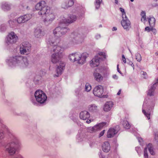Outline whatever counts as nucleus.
<instances>
[{"label":"nucleus","mask_w":158,"mask_h":158,"mask_svg":"<svg viewBox=\"0 0 158 158\" xmlns=\"http://www.w3.org/2000/svg\"><path fill=\"white\" fill-rule=\"evenodd\" d=\"M1 119L0 123L2 124V127L5 131H6L10 137L9 141L5 145V151L6 153L10 156H14L17 150L20 147L21 144L19 139L12 133L8 127L5 124Z\"/></svg>","instance_id":"nucleus-1"},{"label":"nucleus","mask_w":158,"mask_h":158,"mask_svg":"<svg viewBox=\"0 0 158 158\" xmlns=\"http://www.w3.org/2000/svg\"><path fill=\"white\" fill-rule=\"evenodd\" d=\"M44 1H41L37 3L35 6L37 10H40L38 14L43 18V21L46 25L51 24L55 18V15L50 8L46 6Z\"/></svg>","instance_id":"nucleus-2"},{"label":"nucleus","mask_w":158,"mask_h":158,"mask_svg":"<svg viewBox=\"0 0 158 158\" xmlns=\"http://www.w3.org/2000/svg\"><path fill=\"white\" fill-rule=\"evenodd\" d=\"M9 66H10L21 65L23 67H26L29 64V61L26 57H23L20 55L13 56L6 60Z\"/></svg>","instance_id":"nucleus-3"},{"label":"nucleus","mask_w":158,"mask_h":158,"mask_svg":"<svg viewBox=\"0 0 158 158\" xmlns=\"http://www.w3.org/2000/svg\"><path fill=\"white\" fill-rule=\"evenodd\" d=\"M62 55L57 54L53 53L51 55V62L54 64L60 62L59 65L58 66L56 69V73L54 76L58 77L60 75L64 69L65 64L63 62L61 61V59Z\"/></svg>","instance_id":"nucleus-4"},{"label":"nucleus","mask_w":158,"mask_h":158,"mask_svg":"<svg viewBox=\"0 0 158 158\" xmlns=\"http://www.w3.org/2000/svg\"><path fill=\"white\" fill-rule=\"evenodd\" d=\"M87 55L86 53H83L81 54L76 52L70 54L69 55V58L71 61H76L78 64H82L86 61Z\"/></svg>","instance_id":"nucleus-5"},{"label":"nucleus","mask_w":158,"mask_h":158,"mask_svg":"<svg viewBox=\"0 0 158 158\" xmlns=\"http://www.w3.org/2000/svg\"><path fill=\"white\" fill-rule=\"evenodd\" d=\"M60 23L59 26L56 27L53 31V33L55 36L60 37L62 35L65 34L69 30L67 27L65 26V24Z\"/></svg>","instance_id":"nucleus-6"},{"label":"nucleus","mask_w":158,"mask_h":158,"mask_svg":"<svg viewBox=\"0 0 158 158\" xmlns=\"http://www.w3.org/2000/svg\"><path fill=\"white\" fill-rule=\"evenodd\" d=\"M34 95L36 101L40 104L44 103L47 100V97L46 94L41 90H36Z\"/></svg>","instance_id":"nucleus-7"},{"label":"nucleus","mask_w":158,"mask_h":158,"mask_svg":"<svg viewBox=\"0 0 158 158\" xmlns=\"http://www.w3.org/2000/svg\"><path fill=\"white\" fill-rule=\"evenodd\" d=\"M18 40V37L16 34L11 31L9 33L7 37L6 43L8 45L15 44Z\"/></svg>","instance_id":"nucleus-8"},{"label":"nucleus","mask_w":158,"mask_h":158,"mask_svg":"<svg viewBox=\"0 0 158 158\" xmlns=\"http://www.w3.org/2000/svg\"><path fill=\"white\" fill-rule=\"evenodd\" d=\"M93 93L95 96L102 97L104 93L103 87L101 85L96 86L93 89Z\"/></svg>","instance_id":"nucleus-9"},{"label":"nucleus","mask_w":158,"mask_h":158,"mask_svg":"<svg viewBox=\"0 0 158 158\" xmlns=\"http://www.w3.org/2000/svg\"><path fill=\"white\" fill-rule=\"evenodd\" d=\"M120 130L118 125H117L114 128H111L109 129L107 132V136L108 138H111L114 136Z\"/></svg>","instance_id":"nucleus-10"},{"label":"nucleus","mask_w":158,"mask_h":158,"mask_svg":"<svg viewBox=\"0 0 158 158\" xmlns=\"http://www.w3.org/2000/svg\"><path fill=\"white\" fill-rule=\"evenodd\" d=\"M122 18L121 24L125 30L126 31H128L131 27V23L127 17Z\"/></svg>","instance_id":"nucleus-11"},{"label":"nucleus","mask_w":158,"mask_h":158,"mask_svg":"<svg viewBox=\"0 0 158 158\" xmlns=\"http://www.w3.org/2000/svg\"><path fill=\"white\" fill-rule=\"evenodd\" d=\"M31 18V15L30 14H26L19 17L17 21L19 23H23L27 21Z\"/></svg>","instance_id":"nucleus-12"},{"label":"nucleus","mask_w":158,"mask_h":158,"mask_svg":"<svg viewBox=\"0 0 158 158\" xmlns=\"http://www.w3.org/2000/svg\"><path fill=\"white\" fill-rule=\"evenodd\" d=\"M100 59L98 56H95L90 62V66L92 67L98 66L99 65V61Z\"/></svg>","instance_id":"nucleus-13"},{"label":"nucleus","mask_w":158,"mask_h":158,"mask_svg":"<svg viewBox=\"0 0 158 158\" xmlns=\"http://www.w3.org/2000/svg\"><path fill=\"white\" fill-rule=\"evenodd\" d=\"M52 51L55 54H57L62 55V53L64 51V48L58 45H55L53 46Z\"/></svg>","instance_id":"nucleus-14"},{"label":"nucleus","mask_w":158,"mask_h":158,"mask_svg":"<svg viewBox=\"0 0 158 158\" xmlns=\"http://www.w3.org/2000/svg\"><path fill=\"white\" fill-rule=\"evenodd\" d=\"M79 117L81 119L86 120L90 117V115L88 112L84 110L80 112Z\"/></svg>","instance_id":"nucleus-15"},{"label":"nucleus","mask_w":158,"mask_h":158,"mask_svg":"<svg viewBox=\"0 0 158 158\" xmlns=\"http://www.w3.org/2000/svg\"><path fill=\"white\" fill-rule=\"evenodd\" d=\"M106 124V123H102L98 124L92 127L91 129V131L93 132L100 130Z\"/></svg>","instance_id":"nucleus-16"},{"label":"nucleus","mask_w":158,"mask_h":158,"mask_svg":"<svg viewBox=\"0 0 158 158\" xmlns=\"http://www.w3.org/2000/svg\"><path fill=\"white\" fill-rule=\"evenodd\" d=\"M113 103L112 102H107L104 106V110L106 112L110 111L113 106Z\"/></svg>","instance_id":"nucleus-17"},{"label":"nucleus","mask_w":158,"mask_h":158,"mask_svg":"<svg viewBox=\"0 0 158 158\" xmlns=\"http://www.w3.org/2000/svg\"><path fill=\"white\" fill-rule=\"evenodd\" d=\"M73 4L74 1L73 0H66L64 2L62 3V7L63 8L66 9L72 6Z\"/></svg>","instance_id":"nucleus-18"},{"label":"nucleus","mask_w":158,"mask_h":158,"mask_svg":"<svg viewBox=\"0 0 158 158\" xmlns=\"http://www.w3.org/2000/svg\"><path fill=\"white\" fill-rule=\"evenodd\" d=\"M103 151L106 152H108L110 149V146L109 143L106 141L103 143L102 146Z\"/></svg>","instance_id":"nucleus-19"},{"label":"nucleus","mask_w":158,"mask_h":158,"mask_svg":"<svg viewBox=\"0 0 158 158\" xmlns=\"http://www.w3.org/2000/svg\"><path fill=\"white\" fill-rule=\"evenodd\" d=\"M156 83H154L150 87L148 91V95L150 96L154 95V91L156 89Z\"/></svg>","instance_id":"nucleus-20"},{"label":"nucleus","mask_w":158,"mask_h":158,"mask_svg":"<svg viewBox=\"0 0 158 158\" xmlns=\"http://www.w3.org/2000/svg\"><path fill=\"white\" fill-rule=\"evenodd\" d=\"M77 19V17L73 15H70L69 18L66 21H64L65 23H71L75 21Z\"/></svg>","instance_id":"nucleus-21"},{"label":"nucleus","mask_w":158,"mask_h":158,"mask_svg":"<svg viewBox=\"0 0 158 158\" xmlns=\"http://www.w3.org/2000/svg\"><path fill=\"white\" fill-rule=\"evenodd\" d=\"M21 46L28 51V52H30L31 51V46L30 44H29L28 42L25 41L23 42Z\"/></svg>","instance_id":"nucleus-22"},{"label":"nucleus","mask_w":158,"mask_h":158,"mask_svg":"<svg viewBox=\"0 0 158 158\" xmlns=\"http://www.w3.org/2000/svg\"><path fill=\"white\" fill-rule=\"evenodd\" d=\"M42 31L39 27L36 28L34 31V35L35 37L37 38H39L42 36Z\"/></svg>","instance_id":"nucleus-23"},{"label":"nucleus","mask_w":158,"mask_h":158,"mask_svg":"<svg viewBox=\"0 0 158 158\" xmlns=\"http://www.w3.org/2000/svg\"><path fill=\"white\" fill-rule=\"evenodd\" d=\"M94 76L95 80L98 82H100L102 80V75L98 73H94Z\"/></svg>","instance_id":"nucleus-24"},{"label":"nucleus","mask_w":158,"mask_h":158,"mask_svg":"<svg viewBox=\"0 0 158 158\" xmlns=\"http://www.w3.org/2000/svg\"><path fill=\"white\" fill-rule=\"evenodd\" d=\"M2 8L4 11L9 10L10 9V5L6 2H4L2 3Z\"/></svg>","instance_id":"nucleus-25"},{"label":"nucleus","mask_w":158,"mask_h":158,"mask_svg":"<svg viewBox=\"0 0 158 158\" xmlns=\"http://www.w3.org/2000/svg\"><path fill=\"white\" fill-rule=\"evenodd\" d=\"M89 110L90 111L95 112L98 111L97 107L95 104H92L89 106Z\"/></svg>","instance_id":"nucleus-26"},{"label":"nucleus","mask_w":158,"mask_h":158,"mask_svg":"<svg viewBox=\"0 0 158 158\" xmlns=\"http://www.w3.org/2000/svg\"><path fill=\"white\" fill-rule=\"evenodd\" d=\"M147 149L148 148L150 153L152 155H154L155 153L153 150V148L151 143H149L147 145Z\"/></svg>","instance_id":"nucleus-27"},{"label":"nucleus","mask_w":158,"mask_h":158,"mask_svg":"<svg viewBox=\"0 0 158 158\" xmlns=\"http://www.w3.org/2000/svg\"><path fill=\"white\" fill-rule=\"evenodd\" d=\"M122 124L124 128L126 129H129L131 127L130 124L126 120H123L122 122Z\"/></svg>","instance_id":"nucleus-28"},{"label":"nucleus","mask_w":158,"mask_h":158,"mask_svg":"<svg viewBox=\"0 0 158 158\" xmlns=\"http://www.w3.org/2000/svg\"><path fill=\"white\" fill-rule=\"evenodd\" d=\"M156 20L154 18L152 17L148 19L149 24L151 27H153L155 24Z\"/></svg>","instance_id":"nucleus-29"},{"label":"nucleus","mask_w":158,"mask_h":158,"mask_svg":"<svg viewBox=\"0 0 158 158\" xmlns=\"http://www.w3.org/2000/svg\"><path fill=\"white\" fill-rule=\"evenodd\" d=\"M20 53L21 54H27L29 53L30 52H28V51H27L26 49H25L24 48L21 46L20 48Z\"/></svg>","instance_id":"nucleus-30"},{"label":"nucleus","mask_w":158,"mask_h":158,"mask_svg":"<svg viewBox=\"0 0 158 158\" xmlns=\"http://www.w3.org/2000/svg\"><path fill=\"white\" fill-rule=\"evenodd\" d=\"M102 1V0H95L94 4L96 9H98L99 8Z\"/></svg>","instance_id":"nucleus-31"},{"label":"nucleus","mask_w":158,"mask_h":158,"mask_svg":"<svg viewBox=\"0 0 158 158\" xmlns=\"http://www.w3.org/2000/svg\"><path fill=\"white\" fill-rule=\"evenodd\" d=\"M74 35L76 37H77L79 38H83L85 36V35L81 33H78L77 32H74Z\"/></svg>","instance_id":"nucleus-32"},{"label":"nucleus","mask_w":158,"mask_h":158,"mask_svg":"<svg viewBox=\"0 0 158 158\" xmlns=\"http://www.w3.org/2000/svg\"><path fill=\"white\" fill-rule=\"evenodd\" d=\"M91 89V85L89 83H87L85 85V90L87 92H89Z\"/></svg>","instance_id":"nucleus-33"},{"label":"nucleus","mask_w":158,"mask_h":158,"mask_svg":"<svg viewBox=\"0 0 158 158\" xmlns=\"http://www.w3.org/2000/svg\"><path fill=\"white\" fill-rule=\"evenodd\" d=\"M142 112L147 118L149 120L150 119V115L151 114L150 112L147 113L144 109L142 110Z\"/></svg>","instance_id":"nucleus-34"},{"label":"nucleus","mask_w":158,"mask_h":158,"mask_svg":"<svg viewBox=\"0 0 158 158\" xmlns=\"http://www.w3.org/2000/svg\"><path fill=\"white\" fill-rule=\"evenodd\" d=\"M119 10L122 13V18H125V17H127L126 15L125 12L124 10L122 8L120 7L119 8Z\"/></svg>","instance_id":"nucleus-35"},{"label":"nucleus","mask_w":158,"mask_h":158,"mask_svg":"<svg viewBox=\"0 0 158 158\" xmlns=\"http://www.w3.org/2000/svg\"><path fill=\"white\" fill-rule=\"evenodd\" d=\"M135 58L138 61H140L142 60L141 56L139 53H137L136 54Z\"/></svg>","instance_id":"nucleus-36"},{"label":"nucleus","mask_w":158,"mask_h":158,"mask_svg":"<svg viewBox=\"0 0 158 158\" xmlns=\"http://www.w3.org/2000/svg\"><path fill=\"white\" fill-rule=\"evenodd\" d=\"M6 29V26L5 24H2L0 27V30L1 31H4Z\"/></svg>","instance_id":"nucleus-37"},{"label":"nucleus","mask_w":158,"mask_h":158,"mask_svg":"<svg viewBox=\"0 0 158 158\" xmlns=\"http://www.w3.org/2000/svg\"><path fill=\"white\" fill-rule=\"evenodd\" d=\"M144 158H148V154L147 152V148H145L144 150Z\"/></svg>","instance_id":"nucleus-38"},{"label":"nucleus","mask_w":158,"mask_h":158,"mask_svg":"<svg viewBox=\"0 0 158 158\" xmlns=\"http://www.w3.org/2000/svg\"><path fill=\"white\" fill-rule=\"evenodd\" d=\"M135 149L139 155H140L141 151V148L139 147H135Z\"/></svg>","instance_id":"nucleus-39"},{"label":"nucleus","mask_w":158,"mask_h":158,"mask_svg":"<svg viewBox=\"0 0 158 158\" xmlns=\"http://www.w3.org/2000/svg\"><path fill=\"white\" fill-rule=\"evenodd\" d=\"M141 74L143 75V77L145 79H146L147 77V73L146 72L142 71L141 72Z\"/></svg>","instance_id":"nucleus-40"},{"label":"nucleus","mask_w":158,"mask_h":158,"mask_svg":"<svg viewBox=\"0 0 158 158\" xmlns=\"http://www.w3.org/2000/svg\"><path fill=\"white\" fill-rule=\"evenodd\" d=\"M4 137V134L3 132L0 131V140L3 139Z\"/></svg>","instance_id":"nucleus-41"},{"label":"nucleus","mask_w":158,"mask_h":158,"mask_svg":"<svg viewBox=\"0 0 158 158\" xmlns=\"http://www.w3.org/2000/svg\"><path fill=\"white\" fill-rule=\"evenodd\" d=\"M155 139L157 143L158 144V133L156 132L155 134Z\"/></svg>","instance_id":"nucleus-42"},{"label":"nucleus","mask_w":158,"mask_h":158,"mask_svg":"<svg viewBox=\"0 0 158 158\" xmlns=\"http://www.w3.org/2000/svg\"><path fill=\"white\" fill-rule=\"evenodd\" d=\"M151 27L150 28L149 27H147L145 28V31H147L148 32H149L151 31Z\"/></svg>","instance_id":"nucleus-43"},{"label":"nucleus","mask_w":158,"mask_h":158,"mask_svg":"<svg viewBox=\"0 0 158 158\" xmlns=\"http://www.w3.org/2000/svg\"><path fill=\"white\" fill-rule=\"evenodd\" d=\"M98 54L99 55L103 56L104 58H106V56L105 53L103 52H100L98 53Z\"/></svg>","instance_id":"nucleus-44"},{"label":"nucleus","mask_w":158,"mask_h":158,"mask_svg":"<svg viewBox=\"0 0 158 158\" xmlns=\"http://www.w3.org/2000/svg\"><path fill=\"white\" fill-rule=\"evenodd\" d=\"M151 31H152L155 35L156 34L157 32L155 28H153V27H151Z\"/></svg>","instance_id":"nucleus-45"},{"label":"nucleus","mask_w":158,"mask_h":158,"mask_svg":"<svg viewBox=\"0 0 158 158\" xmlns=\"http://www.w3.org/2000/svg\"><path fill=\"white\" fill-rule=\"evenodd\" d=\"M122 58H123V60L124 63H126V59L125 58V56L124 55H122Z\"/></svg>","instance_id":"nucleus-46"},{"label":"nucleus","mask_w":158,"mask_h":158,"mask_svg":"<svg viewBox=\"0 0 158 158\" xmlns=\"http://www.w3.org/2000/svg\"><path fill=\"white\" fill-rule=\"evenodd\" d=\"M105 132V130L102 131L99 134V137H101L103 135Z\"/></svg>","instance_id":"nucleus-47"},{"label":"nucleus","mask_w":158,"mask_h":158,"mask_svg":"<svg viewBox=\"0 0 158 158\" xmlns=\"http://www.w3.org/2000/svg\"><path fill=\"white\" fill-rule=\"evenodd\" d=\"M128 64L129 65H131L133 68V69H134V65L132 61H129L128 63Z\"/></svg>","instance_id":"nucleus-48"},{"label":"nucleus","mask_w":158,"mask_h":158,"mask_svg":"<svg viewBox=\"0 0 158 158\" xmlns=\"http://www.w3.org/2000/svg\"><path fill=\"white\" fill-rule=\"evenodd\" d=\"M119 65L118 64L117 65V70L118 72L120 74H122L123 73H122L119 70V67H118Z\"/></svg>","instance_id":"nucleus-49"},{"label":"nucleus","mask_w":158,"mask_h":158,"mask_svg":"<svg viewBox=\"0 0 158 158\" xmlns=\"http://www.w3.org/2000/svg\"><path fill=\"white\" fill-rule=\"evenodd\" d=\"M32 102L35 105V104H37V103L36 102V101L34 99H32L31 100Z\"/></svg>","instance_id":"nucleus-50"},{"label":"nucleus","mask_w":158,"mask_h":158,"mask_svg":"<svg viewBox=\"0 0 158 158\" xmlns=\"http://www.w3.org/2000/svg\"><path fill=\"white\" fill-rule=\"evenodd\" d=\"M146 19V16H142V18L141 19V21L143 22V21H145Z\"/></svg>","instance_id":"nucleus-51"},{"label":"nucleus","mask_w":158,"mask_h":158,"mask_svg":"<svg viewBox=\"0 0 158 158\" xmlns=\"http://www.w3.org/2000/svg\"><path fill=\"white\" fill-rule=\"evenodd\" d=\"M141 15L142 16H146V13L145 11H142L141 13Z\"/></svg>","instance_id":"nucleus-52"},{"label":"nucleus","mask_w":158,"mask_h":158,"mask_svg":"<svg viewBox=\"0 0 158 158\" xmlns=\"http://www.w3.org/2000/svg\"><path fill=\"white\" fill-rule=\"evenodd\" d=\"M112 77L114 79L116 80L118 78V76L116 74L113 75L112 76Z\"/></svg>","instance_id":"nucleus-53"},{"label":"nucleus","mask_w":158,"mask_h":158,"mask_svg":"<svg viewBox=\"0 0 158 158\" xmlns=\"http://www.w3.org/2000/svg\"><path fill=\"white\" fill-rule=\"evenodd\" d=\"M95 37L97 39H98L101 37V35L100 34H97L96 35Z\"/></svg>","instance_id":"nucleus-54"},{"label":"nucleus","mask_w":158,"mask_h":158,"mask_svg":"<svg viewBox=\"0 0 158 158\" xmlns=\"http://www.w3.org/2000/svg\"><path fill=\"white\" fill-rule=\"evenodd\" d=\"M138 139L139 142L140 143L143 142V139L141 138H138Z\"/></svg>","instance_id":"nucleus-55"},{"label":"nucleus","mask_w":158,"mask_h":158,"mask_svg":"<svg viewBox=\"0 0 158 158\" xmlns=\"http://www.w3.org/2000/svg\"><path fill=\"white\" fill-rule=\"evenodd\" d=\"M99 156L100 158H105V156H103L101 153H100Z\"/></svg>","instance_id":"nucleus-56"},{"label":"nucleus","mask_w":158,"mask_h":158,"mask_svg":"<svg viewBox=\"0 0 158 158\" xmlns=\"http://www.w3.org/2000/svg\"><path fill=\"white\" fill-rule=\"evenodd\" d=\"M92 121L91 119H87L86 122L87 123H89Z\"/></svg>","instance_id":"nucleus-57"},{"label":"nucleus","mask_w":158,"mask_h":158,"mask_svg":"<svg viewBox=\"0 0 158 158\" xmlns=\"http://www.w3.org/2000/svg\"><path fill=\"white\" fill-rule=\"evenodd\" d=\"M48 42L51 45H53L54 44L55 42H52L51 40L49 41Z\"/></svg>","instance_id":"nucleus-58"},{"label":"nucleus","mask_w":158,"mask_h":158,"mask_svg":"<svg viewBox=\"0 0 158 158\" xmlns=\"http://www.w3.org/2000/svg\"><path fill=\"white\" fill-rule=\"evenodd\" d=\"M117 30V28L116 27H114L112 28V30L113 31H115Z\"/></svg>","instance_id":"nucleus-59"},{"label":"nucleus","mask_w":158,"mask_h":158,"mask_svg":"<svg viewBox=\"0 0 158 158\" xmlns=\"http://www.w3.org/2000/svg\"><path fill=\"white\" fill-rule=\"evenodd\" d=\"M121 89H120L118 91V93L117 94V95H119L121 94Z\"/></svg>","instance_id":"nucleus-60"},{"label":"nucleus","mask_w":158,"mask_h":158,"mask_svg":"<svg viewBox=\"0 0 158 158\" xmlns=\"http://www.w3.org/2000/svg\"><path fill=\"white\" fill-rule=\"evenodd\" d=\"M8 22L10 24H12L14 23L13 21H11V20L9 21Z\"/></svg>","instance_id":"nucleus-61"},{"label":"nucleus","mask_w":158,"mask_h":158,"mask_svg":"<svg viewBox=\"0 0 158 158\" xmlns=\"http://www.w3.org/2000/svg\"><path fill=\"white\" fill-rule=\"evenodd\" d=\"M29 0L31 2H36L37 1V0Z\"/></svg>","instance_id":"nucleus-62"},{"label":"nucleus","mask_w":158,"mask_h":158,"mask_svg":"<svg viewBox=\"0 0 158 158\" xmlns=\"http://www.w3.org/2000/svg\"><path fill=\"white\" fill-rule=\"evenodd\" d=\"M155 83H156V85L158 83V78L156 80V82Z\"/></svg>","instance_id":"nucleus-63"},{"label":"nucleus","mask_w":158,"mask_h":158,"mask_svg":"<svg viewBox=\"0 0 158 158\" xmlns=\"http://www.w3.org/2000/svg\"><path fill=\"white\" fill-rule=\"evenodd\" d=\"M21 6H22V7H23V8H25V7L24 6H23L22 5H21ZM28 7V6H26V8H27Z\"/></svg>","instance_id":"nucleus-64"}]
</instances>
